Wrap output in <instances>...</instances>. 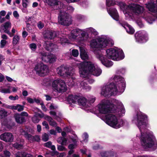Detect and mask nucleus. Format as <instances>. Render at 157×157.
I'll return each instance as SVG.
<instances>
[{
  "label": "nucleus",
  "mask_w": 157,
  "mask_h": 157,
  "mask_svg": "<svg viewBox=\"0 0 157 157\" xmlns=\"http://www.w3.org/2000/svg\"><path fill=\"white\" fill-rule=\"evenodd\" d=\"M147 116L140 111L134 114L132 122L139 128L140 132L136 137L140 140L142 147L146 150H154L157 148V142L153 133L147 129Z\"/></svg>",
  "instance_id": "obj_1"
},
{
  "label": "nucleus",
  "mask_w": 157,
  "mask_h": 157,
  "mask_svg": "<svg viewBox=\"0 0 157 157\" xmlns=\"http://www.w3.org/2000/svg\"><path fill=\"white\" fill-rule=\"evenodd\" d=\"M113 40L107 35H102L97 38L92 40L90 42V49L95 54L96 57L101 63L107 67H110L113 65V62L105 57L101 49L113 46Z\"/></svg>",
  "instance_id": "obj_2"
},
{
  "label": "nucleus",
  "mask_w": 157,
  "mask_h": 157,
  "mask_svg": "<svg viewBox=\"0 0 157 157\" xmlns=\"http://www.w3.org/2000/svg\"><path fill=\"white\" fill-rule=\"evenodd\" d=\"M113 82L104 85L101 88V94L104 97L120 95L124 91L126 86L124 78L116 75L113 78Z\"/></svg>",
  "instance_id": "obj_3"
},
{
  "label": "nucleus",
  "mask_w": 157,
  "mask_h": 157,
  "mask_svg": "<svg viewBox=\"0 0 157 157\" xmlns=\"http://www.w3.org/2000/svg\"><path fill=\"white\" fill-rule=\"evenodd\" d=\"M123 11L125 19L128 20L133 19L134 15H138L142 13L144 11V7L134 3H131L128 5L122 2H116L113 0H106V5L108 6L117 4Z\"/></svg>",
  "instance_id": "obj_4"
},
{
  "label": "nucleus",
  "mask_w": 157,
  "mask_h": 157,
  "mask_svg": "<svg viewBox=\"0 0 157 157\" xmlns=\"http://www.w3.org/2000/svg\"><path fill=\"white\" fill-rule=\"evenodd\" d=\"M80 76L82 78L88 77L89 75L98 76L102 72L101 70L97 66H95L91 62H84L78 65Z\"/></svg>",
  "instance_id": "obj_5"
},
{
  "label": "nucleus",
  "mask_w": 157,
  "mask_h": 157,
  "mask_svg": "<svg viewBox=\"0 0 157 157\" xmlns=\"http://www.w3.org/2000/svg\"><path fill=\"white\" fill-rule=\"evenodd\" d=\"M146 7L150 12L152 13L153 16L149 13L144 14L143 18L149 24H151L157 19V5L152 1H149L146 4Z\"/></svg>",
  "instance_id": "obj_6"
},
{
  "label": "nucleus",
  "mask_w": 157,
  "mask_h": 157,
  "mask_svg": "<svg viewBox=\"0 0 157 157\" xmlns=\"http://www.w3.org/2000/svg\"><path fill=\"white\" fill-rule=\"evenodd\" d=\"M113 99L110 102L109 100L104 99L102 100L96 107V109L99 113L107 114L113 111Z\"/></svg>",
  "instance_id": "obj_7"
},
{
  "label": "nucleus",
  "mask_w": 157,
  "mask_h": 157,
  "mask_svg": "<svg viewBox=\"0 0 157 157\" xmlns=\"http://www.w3.org/2000/svg\"><path fill=\"white\" fill-rule=\"evenodd\" d=\"M106 56L108 58L116 61L123 59L124 57L122 50L117 48H112L106 50Z\"/></svg>",
  "instance_id": "obj_8"
},
{
  "label": "nucleus",
  "mask_w": 157,
  "mask_h": 157,
  "mask_svg": "<svg viewBox=\"0 0 157 157\" xmlns=\"http://www.w3.org/2000/svg\"><path fill=\"white\" fill-rule=\"evenodd\" d=\"M84 33L82 29H76L71 30L70 34L68 36L69 39L75 41L79 44H83L86 42V38L84 36Z\"/></svg>",
  "instance_id": "obj_9"
},
{
  "label": "nucleus",
  "mask_w": 157,
  "mask_h": 157,
  "mask_svg": "<svg viewBox=\"0 0 157 157\" xmlns=\"http://www.w3.org/2000/svg\"><path fill=\"white\" fill-rule=\"evenodd\" d=\"M105 123L113 128H118L123 126L124 121L120 119H118L114 115L109 114L105 116Z\"/></svg>",
  "instance_id": "obj_10"
},
{
  "label": "nucleus",
  "mask_w": 157,
  "mask_h": 157,
  "mask_svg": "<svg viewBox=\"0 0 157 157\" xmlns=\"http://www.w3.org/2000/svg\"><path fill=\"white\" fill-rule=\"evenodd\" d=\"M58 74L60 76H66L71 78L70 81L68 82V85L70 86L75 85L74 73L71 71L70 69L66 68L64 66H61L58 67L57 70Z\"/></svg>",
  "instance_id": "obj_11"
},
{
  "label": "nucleus",
  "mask_w": 157,
  "mask_h": 157,
  "mask_svg": "<svg viewBox=\"0 0 157 157\" xmlns=\"http://www.w3.org/2000/svg\"><path fill=\"white\" fill-rule=\"evenodd\" d=\"M66 9L62 8L58 10L60 12L58 16V22L61 25L68 26L72 23V21L71 16L65 12H64V10H65Z\"/></svg>",
  "instance_id": "obj_12"
},
{
  "label": "nucleus",
  "mask_w": 157,
  "mask_h": 157,
  "mask_svg": "<svg viewBox=\"0 0 157 157\" xmlns=\"http://www.w3.org/2000/svg\"><path fill=\"white\" fill-rule=\"evenodd\" d=\"M52 87L54 90L59 93L65 92L67 89L65 82L61 79L54 80L52 82Z\"/></svg>",
  "instance_id": "obj_13"
},
{
  "label": "nucleus",
  "mask_w": 157,
  "mask_h": 157,
  "mask_svg": "<svg viewBox=\"0 0 157 157\" xmlns=\"http://www.w3.org/2000/svg\"><path fill=\"white\" fill-rule=\"evenodd\" d=\"M34 69L36 74L41 76L46 75L48 72V66L41 62L35 65Z\"/></svg>",
  "instance_id": "obj_14"
},
{
  "label": "nucleus",
  "mask_w": 157,
  "mask_h": 157,
  "mask_svg": "<svg viewBox=\"0 0 157 157\" xmlns=\"http://www.w3.org/2000/svg\"><path fill=\"white\" fill-rule=\"evenodd\" d=\"M44 2L54 9L59 10L62 8L65 9L63 1L58 0H45Z\"/></svg>",
  "instance_id": "obj_15"
},
{
  "label": "nucleus",
  "mask_w": 157,
  "mask_h": 157,
  "mask_svg": "<svg viewBox=\"0 0 157 157\" xmlns=\"http://www.w3.org/2000/svg\"><path fill=\"white\" fill-rule=\"evenodd\" d=\"M113 112L116 110L118 112L119 116H123L125 112V110L124 108L123 105L120 101L114 99H113Z\"/></svg>",
  "instance_id": "obj_16"
},
{
  "label": "nucleus",
  "mask_w": 157,
  "mask_h": 157,
  "mask_svg": "<svg viewBox=\"0 0 157 157\" xmlns=\"http://www.w3.org/2000/svg\"><path fill=\"white\" fill-rule=\"evenodd\" d=\"M42 61L46 63H53L56 59V56L52 54L48 55L45 52H41L39 54Z\"/></svg>",
  "instance_id": "obj_17"
},
{
  "label": "nucleus",
  "mask_w": 157,
  "mask_h": 157,
  "mask_svg": "<svg viewBox=\"0 0 157 157\" xmlns=\"http://www.w3.org/2000/svg\"><path fill=\"white\" fill-rule=\"evenodd\" d=\"M135 37L136 42L142 43L145 42L148 39L147 34L144 31H140L136 33Z\"/></svg>",
  "instance_id": "obj_18"
},
{
  "label": "nucleus",
  "mask_w": 157,
  "mask_h": 157,
  "mask_svg": "<svg viewBox=\"0 0 157 157\" xmlns=\"http://www.w3.org/2000/svg\"><path fill=\"white\" fill-rule=\"evenodd\" d=\"M57 141L62 145H57L58 150L59 151H65L66 148L62 145H66L69 143L67 139L64 137H59L57 139Z\"/></svg>",
  "instance_id": "obj_19"
},
{
  "label": "nucleus",
  "mask_w": 157,
  "mask_h": 157,
  "mask_svg": "<svg viewBox=\"0 0 157 157\" xmlns=\"http://www.w3.org/2000/svg\"><path fill=\"white\" fill-rule=\"evenodd\" d=\"M0 138L6 142H12L13 140V136L10 132H6L0 135Z\"/></svg>",
  "instance_id": "obj_20"
},
{
  "label": "nucleus",
  "mask_w": 157,
  "mask_h": 157,
  "mask_svg": "<svg viewBox=\"0 0 157 157\" xmlns=\"http://www.w3.org/2000/svg\"><path fill=\"white\" fill-rule=\"evenodd\" d=\"M82 33H84V34L83 36L85 37L86 38V42L88 39V34L91 33L94 35H97L98 34V33L96 30L92 27H90L85 29H82Z\"/></svg>",
  "instance_id": "obj_21"
},
{
  "label": "nucleus",
  "mask_w": 157,
  "mask_h": 157,
  "mask_svg": "<svg viewBox=\"0 0 157 157\" xmlns=\"http://www.w3.org/2000/svg\"><path fill=\"white\" fill-rule=\"evenodd\" d=\"M107 12L110 16L115 20H119V15L117 10L115 8L107 9Z\"/></svg>",
  "instance_id": "obj_22"
},
{
  "label": "nucleus",
  "mask_w": 157,
  "mask_h": 157,
  "mask_svg": "<svg viewBox=\"0 0 157 157\" xmlns=\"http://www.w3.org/2000/svg\"><path fill=\"white\" fill-rule=\"evenodd\" d=\"M77 103L79 105H82L85 108H88L90 106V104L87 102L86 99L83 97L79 96Z\"/></svg>",
  "instance_id": "obj_23"
},
{
  "label": "nucleus",
  "mask_w": 157,
  "mask_h": 157,
  "mask_svg": "<svg viewBox=\"0 0 157 157\" xmlns=\"http://www.w3.org/2000/svg\"><path fill=\"white\" fill-rule=\"evenodd\" d=\"M20 132L21 134L24 136L25 137L27 138L30 142H33L34 136L28 134V130H25L23 129H21Z\"/></svg>",
  "instance_id": "obj_24"
},
{
  "label": "nucleus",
  "mask_w": 157,
  "mask_h": 157,
  "mask_svg": "<svg viewBox=\"0 0 157 157\" xmlns=\"http://www.w3.org/2000/svg\"><path fill=\"white\" fill-rule=\"evenodd\" d=\"M56 36V32L52 30L46 31L44 35L45 38L48 39H52Z\"/></svg>",
  "instance_id": "obj_25"
},
{
  "label": "nucleus",
  "mask_w": 157,
  "mask_h": 157,
  "mask_svg": "<svg viewBox=\"0 0 157 157\" xmlns=\"http://www.w3.org/2000/svg\"><path fill=\"white\" fill-rule=\"evenodd\" d=\"M120 24L124 28L128 33L132 34L134 33V29L128 23H125L123 24Z\"/></svg>",
  "instance_id": "obj_26"
},
{
  "label": "nucleus",
  "mask_w": 157,
  "mask_h": 157,
  "mask_svg": "<svg viewBox=\"0 0 157 157\" xmlns=\"http://www.w3.org/2000/svg\"><path fill=\"white\" fill-rule=\"evenodd\" d=\"M79 96L76 95H69L67 98V101L70 103H77Z\"/></svg>",
  "instance_id": "obj_27"
},
{
  "label": "nucleus",
  "mask_w": 157,
  "mask_h": 157,
  "mask_svg": "<svg viewBox=\"0 0 157 157\" xmlns=\"http://www.w3.org/2000/svg\"><path fill=\"white\" fill-rule=\"evenodd\" d=\"M76 85L78 87L82 89H85L87 91L90 90L91 88V87L88 86L86 83V81H82L81 82H78Z\"/></svg>",
  "instance_id": "obj_28"
},
{
  "label": "nucleus",
  "mask_w": 157,
  "mask_h": 157,
  "mask_svg": "<svg viewBox=\"0 0 157 157\" xmlns=\"http://www.w3.org/2000/svg\"><path fill=\"white\" fill-rule=\"evenodd\" d=\"M44 46L46 50L50 51L54 50L56 47V45L48 41L45 42Z\"/></svg>",
  "instance_id": "obj_29"
},
{
  "label": "nucleus",
  "mask_w": 157,
  "mask_h": 157,
  "mask_svg": "<svg viewBox=\"0 0 157 157\" xmlns=\"http://www.w3.org/2000/svg\"><path fill=\"white\" fill-rule=\"evenodd\" d=\"M11 86L9 85L0 87V92L3 94H10L11 93Z\"/></svg>",
  "instance_id": "obj_30"
},
{
  "label": "nucleus",
  "mask_w": 157,
  "mask_h": 157,
  "mask_svg": "<svg viewBox=\"0 0 157 157\" xmlns=\"http://www.w3.org/2000/svg\"><path fill=\"white\" fill-rule=\"evenodd\" d=\"M79 48L80 51V56L81 58L83 60L88 59L89 58L88 55L84 48L82 47H80Z\"/></svg>",
  "instance_id": "obj_31"
},
{
  "label": "nucleus",
  "mask_w": 157,
  "mask_h": 157,
  "mask_svg": "<svg viewBox=\"0 0 157 157\" xmlns=\"http://www.w3.org/2000/svg\"><path fill=\"white\" fill-rule=\"evenodd\" d=\"M14 117L16 122L18 123L21 124L24 122L25 118L20 114L16 113L14 115Z\"/></svg>",
  "instance_id": "obj_32"
},
{
  "label": "nucleus",
  "mask_w": 157,
  "mask_h": 157,
  "mask_svg": "<svg viewBox=\"0 0 157 157\" xmlns=\"http://www.w3.org/2000/svg\"><path fill=\"white\" fill-rule=\"evenodd\" d=\"M24 141V140H20L21 143L19 144L17 142L15 143L14 144H13V146L14 148L19 150L22 149L23 147V144L22 143H23Z\"/></svg>",
  "instance_id": "obj_33"
},
{
  "label": "nucleus",
  "mask_w": 157,
  "mask_h": 157,
  "mask_svg": "<svg viewBox=\"0 0 157 157\" xmlns=\"http://www.w3.org/2000/svg\"><path fill=\"white\" fill-rule=\"evenodd\" d=\"M101 155L102 156L105 157H113L114 153L113 152L103 151L101 152Z\"/></svg>",
  "instance_id": "obj_34"
},
{
  "label": "nucleus",
  "mask_w": 157,
  "mask_h": 157,
  "mask_svg": "<svg viewBox=\"0 0 157 157\" xmlns=\"http://www.w3.org/2000/svg\"><path fill=\"white\" fill-rule=\"evenodd\" d=\"M16 157H33V156L29 154H25L23 152H18L15 154Z\"/></svg>",
  "instance_id": "obj_35"
},
{
  "label": "nucleus",
  "mask_w": 157,
  "mask_h": 157,
  "mask_svg": "<svg viewBox=\"0 0 157 157\" xmlns=\"http://www.w3.org/2000/svg\"><path fill=\"white\" fill-rule=\"evenodd\" d=\"M46 119L48 121L49 124L53 127H56L57 125L56 122L54 121L50 117L47 116L46 117Z\"/></svg>",
  "instance_id": "obj_36"
},
{
  "label": "nucleus",
  "mask_w": 157,
  "mask_h": 157,
  "mask_svg": "<svg viewBox=\"0 0 157 157\" xmlns=\"http://www.w3.org/2000/svg\"><path fill=\"white\" fill-rule=\"evenodd\" d=\"M44 146L50 148L54 152L56 150L55 145H52V143L51 141H48L44 144Z\"/></svg>",
  "instance_id": "obj_37"
},
{
  "label": "nucleus",
  "mask_w": 157,
  "mask_h": 157,
  "mask_svg": "<svg viewBox=\"0 0 157 157\" xmlns=\"http://www.w3.org/2000/svg\"><path fill=\"white\" fill-rule=\"evenodd\" d=\"M58 42L60 43L61 44H62L63 46H64L66 44H68L69 43V41L63 36H62V38L60 37V40Z\"/></svg>",
  "instance_id": "obj_38"
},
{
  "label": "nucleus",
  "mask_w": 157,
  "mask_h": 157,
  "mask_svg": "<svg viewBox=\"0 0 157 157\" xmlns=\"http://www.w3.org/2000/svg\"><path fill=\"white\" fill-rule=\"evenodd\" d=\"M7 112L5 109H0V118H2L7 115Z\"/></svg>",
  "instance_id": "obj_39"
},
{
  "label": "nucleus",
  "mask_w": 157,
  "mask_h": 157,
  "mask_svg": "<svg viewBox=\"0 0 157 157\" xmlns=\"http://www.w3.org/2000/svg\"><path fill=\"white\" fill-rule=\"evenodd\" d=\"M52 153L54 155H56L57 157H65L66 155L64 152L59 153L56 150L53 152Z\"/></svg>",
  "instance_id": "obj_40"
},
{
  "label": "nucleus",
  "mask_w": 157,
  "mask_h": 157,
  "mask_svg": "<svg viewBox=\"0 0 157 157\" xmlns=\"http://www.w3.org/2000/svg\"><path fill=\"white\" fill-rule=\"evenodd\" d=\"M20 40V37L18 35H16L13 37V45H15L19 42Z\"/></svg>",
  "instance_id": "obj_41"
},
{
  "label": "nucleus",
  "mask_w": 157,
  "mask_h": 157,
  "mask_svg": "<svg viewBox=\"0 0 157 157\" xmlns=\"http://www.w3.org/2000/svg\"><path fill=\"white\" fill-rule=\"evenodd\" d=\"M15 110H17L18 112L22 111L24 109V106L17 104L15 105Z\"/></svg>",
  "instance_id": "obj_42"
},
{
  "label": "nucleus",
  "mask_w": 157,
  "mask_h": 157,
  "mask_svg": "<svg viewBox=\"0 0 157 157\" xmlns=\"http://www.w3.org/2000/svg\"><path fill=\"white\" fill-rule=\"evenodd\" d=\"M76 18L78 21H82L85 19V17L81 14H78L76 15Z\"/></svg>",
  "instance_id": "obj_43"
},
{
  "label": "nucleus",
  "mask_w": 157,
  "mask_h": 157,
  "mask_svg": "<svg viewBox=\"0 0 157 157\" xmlns=\"http://www.w3.org/2000/svg\"><path fill=\"white\" fill-rule=\"evenodd\" d=\"M9 30L4 26L2 25H1L0 27V31L1 33H6V32H8Z\"/></svg>",
  "instance_id": "obj_44"
},
{
  "label": "nucleus",
  "mask_w": 157,
  "mask_h": 157,
  "mask_svg": "<svg viewBox=\"0 0 157 157\" xmlns=\"http://www.w3.org/2000/svg\"><path fill=\"white\" fill-rule=\"evenodd\" d=\"M71 53L72 56L75 57H77L79 54L78 51L77 49H73Z\"/></svg>",
  "instance_id": "obj_45"
},
{
  "label": "nucleus",
  "mask_w": 157,
  "mask_h": 157,
  "mask_svg": "<svg viewBox=\"0 0 157 157\" xmlns=\"http://www.w3.org/2000/svg\"><path fill=\"white\" fill-rule=\"evenodd\" d=\"M95 100V98L94 96H91L89 98L87 102H89L91 105V104L93 103Z\"/></svg>",
  "instance_id": "obj_46"
},
{
  "label": "nucleus",
  "mask_w": 157,
  "mask_h": 157,
  "mask_svg": "<svg viewBox=\"0 0 157 157\" xmlns=\"http://www.w3.org/2000/svg\"><path fill=\"white\" fill-rule=\"evenodd\" d=\"M49 139V136L46 133H44L42 136V140L44 141H47Z\"/></svg>",
  "instance_id": "obj_47"
},
{
  "label": "nucleus",
  "mask_w": 157,
  "mask_h": 157,
  "mask_svg": "<svg viewBox=\"0 0 157 157\" xmlns=\"http://www.w3.org/2000/svg\"><path fill=\"white\" fill-rule=\"evenodd\" d=\"M82 138L83 139L82 141L83 142H86L88 141V135L87 133H85L82 135Z\"/></svg>",
  "instance_id": "obj_48"
},
{
  "label": "nucleus",
  "mask_w": 157,
  "mask_h": 157,
  "mask_svg": "<svg viewBox=\"0 0 157 157\" xmlns=\"http://www.w3.org/2000/svg\"><path fill=\"white\" fill-rule=\"evenodd\" d=\"M65 6L66 10H64V12L67 10L70 12H72L74 10V8L71 6H68L66 8V6L63 4Z\"/></svg>",
  "instance_id": "obj_49"
},
{
  "label": "nucleus",
  "mask_w": 157,
  "mask_h": 157,
  "mask_svg": "<svg viewBox=\"0 0 157 157\" xmlns=\"http://www.w3.org/2000/svg\"><path fill=\"white\" fill-rule=\"evenodd\" d=\"M29 3V0H22V6L26 8Z\"/></svg>",
  "instance_id": "obj_50"
},
{
  "label": "nucleus",
  "mask_w": 157,
  "mask_h": 157,
  "mask_svg": "<svg viewBox=\"0 0 157 157\" xmlns=\"http://www.w3.org/2000/svg\"><path fill=\"white\" fill-rule=\"evenodd\" d=\"M125 72L126 69L123 67L121 68L117 71V73H121L122 74H124Z\"/></svg>",
  "instance_id": "obj_51"
},
{
  "label": "nucleus",
  "mask_w": 157,
  "mask_h": 157,
  "mask_svg": "<svg viewBox=\"0 0 157 157\" xmlns=\"http://www.w3.org/2000/svg\"><path fill=\"white\" fill-rule=\"evenodd\" d=\"M3 154L5 157H10L11 155L10 152L6 150L4 151Z\"/></svg>",
  "instance_id": "obj_52"
},
{
  "label": "nucleus",
  "mask_w": 157,
  "mask_h": 157,
  "mask_svg": "<svg viewBox=\"0 0 157 157\" xmlns=\"http://www.w3.org/2000/svg\"><path fill=\"white\" fill-rule=\"evenodd\" d=\"M29 47L32 51H35L36 48V45L34 43H32L29 45Z\"/></svg>",
  "instance_id": "obj_53"
},
{
  "label": "nucleus",
  "mask_w": 157,
  "mask_h": 157,
  "mask_svg": "<svg viewBox=\"0 0 157 157\" xmlns=\"http://www.w3.org/2000/svg\"><path fill=\"white\" fill-rule=\"evenodd\" d=\"M44 26V24L41 21L38 22L37 23L38 27L40 29H42Z\"/></svg>",
  "instance_id": "obj_54"
},
{
  "label": "nucleus",
  "mask_w": 157,
  "mask_h": 157,
  "mask_svg": "<svg viewBox=\"0 0 157 157\" xmlns=\"http://www.w3.org/2000/svg\"><path fill=\"white\" fill-rule=\"evenodd\" d=\"M9 98L10 99L12 100H16L18 99L19 97L17 95H16L14 97L12 95H10L9 97Z\"/></svg>",
  "instance_id": "obj_55"
},
{
  "label": "nucleus",
  "mask_w": 157,
  "mask_h": 157,
  "mask_svg": "<svg viewBox=\"0 0 157 157\" xmlns=\"http://www.w3.org/2000/svg\"><path fill=\"white\" fill-rule=\"evenodd\" d=\"M32 120L35 123H38L39 121V120L36 116H34L32 117Z\"/></svg>",
  "instance_id": "obj_56"
},
{
  "label": "nucleus",
  "mask_w": 157,
  "mask_h": 157,
  "mask_svg": "<svg viewBox=\"0 0 157 157\" xmlns=\"http://www.w3.org/2000/svg\"><path fill=\"white\" fill-rule=\"evenodd\" d=\"M4 107H5L6 108L12 109L15 110V105H6L5 106H4V105L3 106Z\"/></svg>",
  "instance_id": "obj_57"
},
{
  "label": "nucleus",
  "mask_w": 157,
  "mask_h": 157,
  "mask_svg": "<svg viewBox=\"0 0 157 157\" xmlns=\"http://www.w3.org/2000/svg\"><path fill=\"white\" fill-rule=\"evenodd\" d=\"M27 100L29 103L31 104L33 103L34 102V99L29 97L27 98Z\"/></svg>",
  "instance_id": "obj_58"
},
{
  "label": "nucleus",
  "mask_w": 157,
  "mask_h": 157,
  "mask_svg": "<svg viewBox=\"0 0 157 157\" xmlns=\"http://www.w3.org/2000/svg\"><path fill=\"white\" fill-rule=\"evenodd\" d=\"M42 125L45 126V128L48 129L49 128V127L47 122L45 121H43L42 122Z\"/></svg>",
  "instance_id": "obj_59"
},
{
  "label": "nucleus",
  "mask_w": 157,
  "mask_h": 157,
  "mask_svg": "<svg viewBox=\"0 0 157 157\" xmlns=\"http://www.w3.org/2000/svg\"><path fill=\"white\" fill-rule=\"evenodd\" d=\"M3 25L8 29L9 27H10L11 26V24L10 22H7L5 23Z\"/></svg>",
  "instance_id": "obj_60"
},
{
  "label": "nucleus",
  "mask_w": 157,
  "mask_h": 157,
  "mask_svg": "<svg viewBox=\"0 0 157 157\" xmlns=\"http://www.w3.org/2000/svg\"><path fill=\"white\" fill-rule=\"evenodd\" d=\"M6 43V41L5 40H2L1 41V47L3 48L5 45Z\"/></svg>",
  "instance_id": "obj_61"
},
{
  "label": "nucleus",
  "mask_w": 157,
  "mask_h": 157,
  "mask_svg": "<svg viewBox=\"0 0 157 157\" xmlns=\"http://www.w3.org/2000/svg\"><path fill=\"white\" fill-rule=\"evenodd\" d=\"M33 139V141H39L40 140V138L38 136L36 135L34 136Z\"/></svg>",
  "instance_id": "obj_62"
},
{
  "label": "nucleus",
  "mask_w": 157,
  "mask_h": 157,
  "mask_svg": "<svg viewBox=\"0 0 157 157\" xmlns=\"http://www.w3.org/2000/svg\"><path fill=\"white\" fill-rule=\"evenodd\" d=\"M57 108V106L55 105L54 104H51L50 106V109H55Z\"/></svg>",
  "instance_id": "obj_63"
},
{
  "label": "nucleus",
  "mask_w": 157,
  "mask_h": 157,
  "mask_svg": "<svg viewBox=\"0 0 157 157\" xmlns=\"http://www.w3.org/2000/svg\"><path fill=\"white\" fill-rule=\"evenodd\" d=\"M43 83V84L46 86H47L50 83L49 82V80L46 79L44 80Z\"/></svg>",
  "instance_id": "obj_64"
}]
</instances>
